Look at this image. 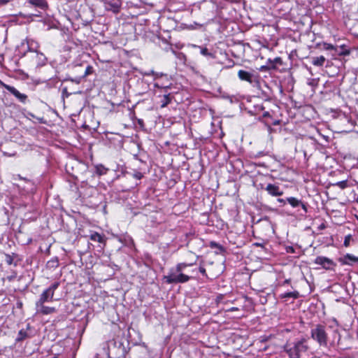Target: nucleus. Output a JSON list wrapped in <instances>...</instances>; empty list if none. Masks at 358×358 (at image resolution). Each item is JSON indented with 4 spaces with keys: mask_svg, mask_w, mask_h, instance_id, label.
Masks as SVG:
<instances>
[{
    "mask_svg": "<svg viewBox=\"0 0 358 358\" xmlns=\"http://www.w3.org/2000/svg\"><path fill=\"white\" fill-rule=\"evenodd\" d=\"M351 240H352V236L350 234L345 236L344 242H343L344 246L346 248L349 247Z\"/></svg>",
    "mask_w": 358,
    "mask_h": 358,
    "instance_id": "obj_26",
    "label": "nucleus"
},
{
    "mask_svg": "<svg viewBox=\"0 0 358 358\" xmlns=\"http://www.w3.org/2000/svg\"><path fill=\"white\" fill-rule=\"evenodd\" d=\"M96 173L99 175H105L107 173L108 169H106L105 166H103L101 164H99L96 166Z\"/></svg>",
    "mask_w": 358,
    "mask_h": 358,
    "instance_id": "obj_20",
    "label": "nucleus"
},
{
    "mask_svg": "<svg viewBox=\"0 0 358 358\" xmlns=\"http://www.w3.org/2000/svg\"><path fill=\"white\" fill-rule=\"evenodd\" d=\"M27 1L31 5L41 9H45L48 8V3L45 0H27Z\"/></svg>",
    "mask_w": 358,
    "mask_h": 358,
    "instance_id": "obj_12",
    "label": "nucleus"
},
{
    "mask_svg": "<svg viewBox=\"0 0 358 358\" xmlns=\"http://www.w3.org/2000/svg\"><path fill=\"white\" fill-rule=\"evenodd\" d=\"M275 68L276 67L274 65H269V66L264 65V66H260V68L259 69L260 71H266L271 69H275Z\"/></svg>",
    "mask_w": 358,
    "mask_h": 358,
    "instance_id": "obj_28",
    "label": "nucleus"
},
{
    "mask_svg": "<svg viewBox=\"0 0 358 358\" xmlns=\"http://www.w3.org/2000/svg\"><path fill=\"white\" fill-rule=\"evenodd\" d=\"M27 337V331L23 329H21L18 333V336L16 338V341H21L24 340V338H26Z\"/></svg>",
    "mask_w": 358,
    "mask_h": 358,
    "instance_id": "obj_23",
    "label": "nucleus"
},
{
    "mask_svg": "<svg viewBox=\"0 0 358 358\" xmlns=\"http://www.w3.org/2000/svg\"><path fill=\"white\" fill-rule=\"evenodd\" d=\"M28 49L30 52H38V49L39 48L38 43L34 40L27 41Z\"/></svg>",
    "mask_w": 358,
    "mask_h": 358,
    "instance_id": "obj_16",
    "label": "nucleus"
},
{
    "mask_svg": "<svg viewBox=\"0 0 358 358\" xmlns=\"http://www.w3.org/2000/svg\"><path fill=\"white\" fill-rule=\"evenodd\" d=\"M59 286V282H55L52 284L48 288L42 292L40 295L39 299L36 302V303H45V302L52 301L53 300L55 292Z\"/></svg>",
    "mask_w": 358,
    "mask_h": 358,
    "instance_id": "obj_3",
    "label": "nucleus"
},
{
    "mask_svg": "<svg viewBox=\"0 0 358 358\" xmlns=\"http://www.w3.org/2000/svg\"><path fill=\"white\" fill-rule=\"evenodd\" d=\"M194 48H199L201 49V54L203 56H208V57H213V54L209 52L208 48H201L199 45H192Z\"/></svg>",
    "mask_w": 358,
    "mask_h": 358,
    "instance_id": "obj_22",
    "label": "nucleus"
},
{
    "mask_svg": "<svg viewBox=\"0 0 358 358\" xmlns=\"http://www.w3.org/2000/svg\"><path fill=\"white\" fill-rule=\"evenodd\" d=\"M238 76L240 80L246 81L253 85L259 83V76L258 73H255L254 71L252 72H250L242 69L239 70L238 72Z\"/></svg>",
    "mask_w": 358,
    "mask_h": 358,
    "instance_id": "obj_5",
    "label": "nucleus"
},
{
    "mask_svg": "<svg viewBox=\"0 0 358 358\" xmlns=\"http://www.w3.org/2000/svg\"><path fill=\"white\" fill-rule=\"evenodd\" d=\"M268 64L270 65L282 64V59L280 57H275L273 60L268 59Z\"/></svg>",
    "mask_w": 358,
    "mask_h": 358,
    "instance_id": "obj_24",
    "label": "nucleus"
},
{
    "mask_svg": "<svg viewBox=\"0 0 358 358\" xmlns=\"http://www.w3.org/2000/svg\"><path fill=\"white\" fill-rule=\"evenodd\" d=\"M310 336L320 346L327 347L329 336L324 325L321 324L314 325L310 330Z\"/></svg>",
    "mask_w": 358,
    "mask_h": 358,
    "instance_id": "obj_2",
    "label": "nucleus"
},
{
    "mask_svg": "<svg viewBox=\"0 0 358 358\" xmlns=\"http://www.w3.org/2000/svg\"><path fill=\"white\" fill-rule=\"evenodd\" d=\"M36 311L38 314L50 315L56 312L54 307L46 306L44 303H36Z\"/></svg>",
    "mask_w": 358,
    "mask_h": 358,
    "instance_id": "obj_9",
    "label": "nucleus"
},
{
    "mask_svg": "<svg viewBox=\"0 0 358 358\" xmlns=\"http://www.w3.org/2000/svg\"><path fill=\"white\" fill-rule=\"evenodd\" d=\"M90 238L92 241L98 242L100 243H105L104 236L101 235L99 233L96 232V231L91 232V234L90 235Z\"/></svg>",
    "mask_w": 358,
    "mask_h": 358,
    "instance_id": "obj_13",
    "label": "nucleus"
},
{
    "mask_svg": "<svg viewBox=\"0 0 358 358\" xmlns=\"http://www.w3.org/2000/svg\"><path fill=\"white\" fill-rule=\"evenodd\" d=\"M158 96H159V97L162 96V99L160 100L161 108H164L171 101V94H164L162 95L159 94Z\"/></svg>",
    "mask_w": 358,
    "mask_h": 358,
    "instance_id": "obj_14",
    "label": "nucleus"
},
{
    "mask_svg": "<svg viewBox=\"0 0 358 358\" xmlns=\"http://www.w3.org/2000/svg\"><path fill=\"white\" fill-rule=\"evenodd\" d=\"M300 206H301L302 209L304 210V212H305V213H307V212H308V208H307L306 204L303 203L301 201V204H300Z\"/></svg>",
    "mask_w": 358,
    "mask_h": 358,
    "instance_id": "obj_35",
    "label": "nucleus"
},
{
    "mask_svg": "<svg viewBox=\"0 0 358 358\" xmlns=\"http://www.w3.org/2000/svg\"><path fill=\"white\" fill-rule=\"evenodd\" d=\"M323 48L327 50H334V45L327 43H323Z\"/></svg>",
    "mask_w": 358,
    "mask_h": 358,
    "instance_id": "obj_32",
    "label": "nucleus"
},
{
    "mask_svg": "<svg viewBox=\"0 0 358 358\" xmlns=\"http://www.w3.org/2000/svg\"><path fill=\"white\" fill-rule=\"evenodd\" d=\"M192 265L193 264L180 263L176 266V273L182 272L186 267Z\"/></svg>",
    "mask_w": 358,
    "mask_h": 358,
    "instance_id": "obj_21",
    "label": "nucleus"
},
{
    "mask_svg": "<svg viewBox=\"0 0 358 358\" xmlns=\"http://www.w3.org/2000/svg\"><path fill=\"white\" fill-rule=\"evenodd\" d=\"M6 262L8 265H11L13 263V257L10 255H6Z\"/></svg>",
    "mask_w": 358,
    "mask_h": 358,
    "instance_id": "obj_31",
    "label": "nucleus"
},
{
    "mask_svg": "<svg viewBox=\"0 0 358 358\" xmlns=\"http://www.w3.org/2000/svg\"><path fill=\"white\" fill-rule=\"evenodd\" d=\"M238 310V308L232 307V308H229L228 310L232 312V311H236V310Z\"/></svg>",
    "mask_w": 358,
    "mask_h": 358,
    "instance_id": "obj_40",
    "label": "nucleus"
},
{
    "mask_svg": "<svg viewBox=\"0 0 358 358\" xmlns=\"http://www.w3.org/2000/svg\"><path fill=\"white\" fill-rule=\"evenodd\" d=\"M50 262H52V263H53V262H55L57 264H58V261H57V259H55V260H51V261H50L48 263H50Z\"/></svg>",
    "mask_w": 358,
    "mask_h": 358,
    "instance_id": "obj_43",
    "label": "nucleus"
},
{
    "mask_svg": "<svg viewBox=\"0 0 358 358\" xmlns=\"http://www.w3.org/2000/svg\"><path fill=\"white\" fill-rule=\"evenodd\" d=\"M333 321L335 322L336 325L338 327V322H337V320L336 319H334Z\"/></svg>",
    "mask_w": 358,
    "mask_h": 358,
    "instance_id": "obj_44",
    "label": "nucleus"
},
{
    "mask_svg": "<svg viewBox=\"0 0 358 358\" xmlns=\"http://www.w3.org/2000/svg\"><path fill=\"white\" fill-rule=\"evenodd\" d=\"M36 59L38 65H44L46 62V57L42 52L36 53Z\"/></svg>",
    "mask_w": 358,
    "mask_h": 358,
    "instance_id": "obj_19",
    "label": "nucleus"
},
{
    "mask_svg": "<svg viewBox=\"0 0 358 358\" xmlns=\"http://www.w3.org/2000/svg\"><path fill=\"white\" fill-rule=\"evenodd\" d=\"M199 271L204 276L207 277L206 269L203 266H200L199 268Z\"/></svg>",
    "mask_w": 358,
    "mask_h": 358,
    "instance_id": "obj_34",
    "label": "nucleus"
},
{
    "mask_svg": "<svg viewBox=\"0 0 358 358\" xmlns=\"http://www.w3.org/2000/svg\"><path fill=\"white\" fill-rule=\"evenodd\" d=\"M287 201L293 207L296 208L298 206H300V204H301V201L295 198V197H288L287 198Z\"/></svg>",
    "mask_w": 358,
    "mask_h": 358,
    "instance_id": "obj_18",
    "label": "nucleus"
},
{
    "mask_svg": "<svg viewBox=\"0 0 358 358\" xmlns=\"http://www.w3.org/2000/svg\"><path fill=\"white\" fill-rule=\"evenodd\" d=\"M105 8L110 10L114 13L120 11L122 2L121 0H103Z\"/></svg>",
    "mask_w": 358,
    "mask_h": 358,
    "instance_id": "obj_7",
    "label": "nucleus"
},
{
    "mask_svg": "<svg viewBox=\"0 0 358 358\" xmlns=\"http://www.w3.org/2000/svg\"><path fill=\"white\" fill-rule=\"evenodd\" d=\"M168 87L167 85H162V86H161V88H166V87ZM157 87H158V89L160 87V86H159V84H158V85H157Z\"/></svg>",
    "mask_w": 358,
    "mask_h": 358,
    "instance_id": "obj_42",
    "label": "nucleus"
},
{
    "mask_svg": "<svg viewBox=\"0 0 358 358\" xmlns=\"http://www.w3.org/2000/svg\"><path fill=\"white\" fill-rule=\"evenodd\" d=\"M92 71H93L92 66H87L86 69H85V73H84V77H86V76H87L90 74H92Z\"/></svg>",
    "mask_w": 358,
    "mask_h": 358,
    "instance_id": "obj_30",
    "label": "nucleus"
},
{
    "mask_svg": "<svg viewBox=\"0 0 358 358\" xmlns=\"http://www.w3.org/2000/svg\"><path fill=\"white\" fill-rule=\"evenodd\" d=\"M2 85L5 89L14 95L20 102L24 103L27 100V96L24 94L20 92L16 88L13 86L3 83Z\"/></svg>",
    "mask_w": 358,
    "mask_h": 358,
    "instance_id": "obj_8",
    "label": "nucleus"
},
{
    "mask_svg": "<svg viewBox=\"0 0 358 358\" xmlns=\"http://www.w3.org/2000/svg\"><path fill=\"white\" fill-rule=\"evenodd\" d=\"M338 261L342 265H352L353 264L358 263V257L348 253L339 258Z\"/></svg>",
    "mask_w": 358,
    "mask_h": 358,
    "instance_id": "obj_11",
    "label": "nucleus"
},
{
    "mask_svg": "<svg viewBox=\"0 0 358 358\" xmlns=\"http://www.w3.org/2000/svg\"><path fill=\"white\" fill-rule=\"evenodd\" d=\"M314 263L320 265L326 270H330L335 266L334 261L328 257L318 256L315 258Z\"/></svg>",
    "mask_w": 358,
    "mask_h": 358,
    "instance_id": "obj_6",
    "label": "nucleus"
},
{
    "mask_svg": "<svg viewBox=\"0 0 358 358\" xmlns=\"http://www.w3.org/2000/svg\"><path fill=\"white\" fill-rule=\"evenodd\" d=\"M172 52L176 55V57L180 59H185V55L182 52H176L174 50H172Z\"/></svg>",
    "mask_w": 358,
    "mask_h": 358,
    "instance_id": "obj_33",
    "label": "nucleus"
},
{
    "mask_svg": "<svg viewBox=\"0 0 358 358\" xmlns=\"http://www.w3.org/2000/svg\"><path fill=\"white\" fill-rule=\"evenodd\" d=\"M281 299L293 298L298 299L299 297V293L298 291L285 292L280 295Z\"/></svg>",
    "mask_w": 358,
    "mask_h": 358,
    "instance_id": "obj_17",
    "label": "nucleus"
},
{
    "mask_svg": "<svg viewBox=\"0 0 358 358\" xmlns=\"http://www.w3.org/2000/svg\"><path fill=\"white\" fill-rule=\"evenodd\" d=\"M262 117H271V114L269 113V112L266 111V112H264V113H263Z\"/></svg>",
    "mask_w": 358,
    "mask_h": 358,
    "instance_id": "obj_36",
    "label": "nucleus"
},
{
    "mask_svg": "<svg viewBox=\"0 0 358 358\" xmlns=\"http://www.w3.org/2000/svg\"><path fill=\"white\" fill-rule=\"evenodd\" d=\"M210 247L211 248H218L220 250H223V247L222 245H220L219 243H216L215 241H211L210 243Z\"/></svg>",
    "mask_w": 358,
    "mask_h": 358,
    "instance_id": "obj_29",
    "label": "nucleus"
},
{
    "mask_svg": "<svg viewBox=\"0 0 358 358\" xmlns=\"http://www.w3.org/2000/svg\"><path fill=\"white\" fill-rule=\"evenodd\" d=\"M278 201L281 203L283 206L285 204V201L283 199H278Z\"/></svg>",
    "mask_w": 358,
    "mask_h": 358,
    "instance_id": "obj_38",
    "label": "nucleus"
},
{
    "mask_svg": "<svg viewBox=\"0 0 358 358\" xmlns=\"http://www.w3.org/2000/svg\"><path fill=\"white\" fill-rule=\"evenodd\" d=\"M290 282V280L289 279H287L284 281V284H289Z\"/></svg>",
    "mask_w": 358,
    "mask_h": 358,
    "instance_id": "obj_41",
    "label": "nucleus"
},
{
    "mask_svg": "<svg viewBox=\"0 0 358 358\" xmlns=\"http://www.w3.org/2000/svg\"><path fill=\"white\" fill-rule=\"evenodd\" d=\"M336 186H338L339 188L343 189L347 187L348 186V181L347 180H342L340 182H338L336 184Z\"/></svg>",
    "mask_w": 358,
    "mask_h": 358,
    "instance_id": "obj_27",
    "label": "nucleus"
},
{
    "mask_svg": "<svg viewBox=\"0 0 358 358\" xmlns=\"http://www.w3.org/2000/svg\"><path fill=\"white\" fill-rule=\"evenodd\" d=\"M191 278V276L185 275L182 272L180 273H171L168 275L164 277V280L168 284L171 283H184L187 282Z\"/></svg>",
    "mask_w": 358,
    "mask_h": 358,
    "instance_id": "obj_4",
    "label": "nucleus"
},
{
    "mask_svg": "<svg viewBox=\"0 0 358 358\" xmlns=\"http://www.w3.org/2000/svg\"><path fill=\"white\" fill-rule=\"evenodd\" d=\"M324 228H325V226L324 224H321L320 227V229H324Z\"/></svg>",
    "mask_w": 358,
    "mask_h": 358,
    "instance_id": "obj_45",
    "label": "nucleus"
},
{
    "mask_svg": "<svg viewBox=\"0 0 358 358\" xmlns=\"http://www.w3.org/2000/svg\"><path fill=\"white\" fill-rule=\"evenodd\" d=\"M95 357H96V358H99V355H98V354H96V355H95Z\"/></svg>",
    "mask_w": 358,
    "mask_h": 358,
    "instance_id": "obj_47",
    "label": "nucleus"
},
{
    "mask_svg": "<svg viewBox=\"0 0 358 358\" xmlns=\"http://www.w3.org/2000/svg\"><path fill=\"white\" fill-rule=\"evenodd\" d=\"M264 109V107L263 106H260V110H263Z\"/></svg>",
    "mask_w": 358,
    "mask_h": 358,
    "instance_id": "obj_46",
    "label": "nucleus"
},
{
    "mask_svg": "<svg viewBox=\"0 0 358 358\" xmlns=\"http://www.w3.org/2000/svg\"><path fill=\"white\" fill-rule=\"evenodd\" d=\"M334 339L331 341V345H334L335 343L336 338L337 337V342L338 343L341 339V334L338 329L334 330Z\"/></svg>",
    "mask_w": 358,
    "mask_h": 358,
    "instance_id": "obj_25",
    "label": "nucleus"
},
{
    "mask_svg": "<svg viewBox=\"0 0 358 358\" xmlns=\"http://www.w3.org/2000/svg\"><path fill=\"white\" fill-rule=\"evenodd\" d=\"M9 1L10 0H0V6H3Z\"/></svg>",
    "mask_w": 358,
    "mask_h": 358,
    "instance_id": "obj_37",
    "label": "nucleus"
},
{
    "mask_svg": "<svg viewBox=\"0 0 358 358\" xmlns=\"http://www.w3.org/2000/svg\"><path fill=\"white\" fill-rule=\"evenodd\" d=\"M265 190L273 196H279L283 194V191L280 189L278 185L275 184L268 183L266 186Z\"/></svg>",
    "mask_w": 358,
    "mask_h": 358,
    "instance_id": "obj_10",
    "label": "nucleus"
},
{
    "mask_svg": "<svg viewBox=\"0 0 358 358\" xmlns=\"http://www.w3.org/2000/svg\"><path fill=\"white\" fill-rule=\"evenodd\" d=\"M307 342L308 340L306 338L296 340L292 344L286 345L285 351L287 353L289 357L300 358L301 354L306 352L309 348Z\"/></svg>",
    "mask_w": 358,
    "mask_h": 358,
    "instance_id": "obj_1",
    "label": "nucleus"
},
{
    "mask_svg": "<svg viewBox=\"0 0 358 358\" xmlns=\"http://www.w3.org/2000/svg\"><path fill=\"white\" fill-rule=\"evenodd\" d=\"M287 252H294V248L292 247H289L287 249Z\"/></svg>",
    "mask_w": 358,
    "mask_h": 358,
    "instance_id": "obj_39",
    "label": "nucleus"
},
{
    "mask_svg": "<svg viewBox=\"0 0 358 358\" xmlns=\"http://www.w3.org/2000/svg\"><path fill=\"white\" fill-rule=\"evenodd\" d=\"M326 61L324 56L314 57L312 58V64L316 66H322Z\"/></svg>",
    "mask_w": 358,
    "mask_h": 358,
    "instance_id": "obj_15",
    "label": "nucleus"
}]
</instances>
